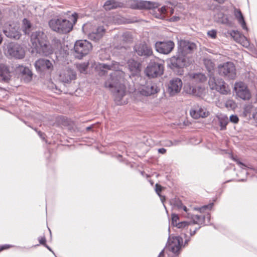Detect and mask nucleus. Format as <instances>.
I'll return each mask as SVG.
<instances>
[{
	"instance_id": "f257e3e1",
	"label": "nucleus",
	"mask_w": 257,
	"mask_h": 257,
	"mask_svg": "<svg viewBox=\"0 0 257 257\" xmlns=\"http://www.w3.org/2000/svg\"><path fill=\"white\" fill-rule=\"evenodd\" d=\"M119 63L112 62L110 65L99 63L97 68L102 72H105L107 70L114 71L109 75V78L105 81L104 85L113 93L114 101L117 105H122L126 103L123 100L125 95V87L123 84L125 73L122 71Z\"/></svg>"
},
{
	"instance_id": "f03ea898",
	"label": "nucleus",
	"mask_w": 257,
	"mask_h": 257,
	"mask_svg": "<svg viewBox=\"0 0 257 257\" xmlns=\"http://www.w3.org/2000/svg\"><path fill=\"white\" fill-rule=\"evenodd\" d=\"M69 18L71 21L62 17H55L49 21V26L52 31L58 33H68L72 30L73 25L77 22V14L74 13Z\"/></svg>"
},
{
	"instance_id": "7ed1b4c3",
	"label": "nucleus",
	"mask_w": 257,
	"mask_h": 257,
	"mask_svg": "<svg viewBox=\"0 0 257 257\" xmlns=\"http://www.w3.org/2000/svg\"><path fill=\"white\" fill-rule=\"evenodd\" d=\"M91 44L87 40H78L74 44V55L78 59H82L92 50Z\"/></svg>"
},
{
	"instance_id": "20e7f679",
	"label": "nucleus",
	"mask_w": 257,
	"mask_h": 257,
	"mask_svg": "<svg viewBox=\"0 0 257 257\" xmlns=\"http://www.w3.org/2000/svg\"><path fill=\"white\" fill-rule=\"evenodd\" d=\"M208 85L211 89L215 90L221 94H227L230 92L228 86L222 79H216L214 77L210 76Z\"/></svg>"
},
{
	"instance_id": "39448f33",
	"label": "nucleus",
	"mask_w": 257,
	"mask_h": 257,
	"mask_svg": "<svg viewBox=\"0 0 257 257\" xmlns=\"http://www.w3.org/2000/svg\"><path fill=\"white\" fill-rule=\"evenodd\" d=\"M160 88L157 84L153 82H147L145 84L140 85L136 90V93H140L143 96H150L158 93Z\"/></svg>"
},
{
	"instance_id": "423d86ee",
	"label": "nucleus",
	"mask_w": 257,
	"mask_h": 257,
	"mask_svg": "<svg viewBox=\"0 0 257 257\" xmlns=\"http://www.w3.org/2000/svg\"><path fill=\"white\" fill-rule=\"evenodd\" d=\"M91 27L90 24H86L83 25L82 30L83 32L88 35L90 40L97 41L100 40L104 35L105 29L103 26H99L92 32L88 31V29Z\"/></svg>"
},
{
	"instance_id": "0eeeda50",
	"label": "nucleus",
	"mask_w": 257,
	"mask_h": 257,
	"mask_svg": "<svg viewBox=\"0 0 257 257\" xmlns=\"http://www.w3.org/2000/svg\"><path fill=\"white\" fill-rule=\"evenodd\" d=\"M218 72L220 75L233 79L235 76V68L233 63L227 62L218 66Z\"/></svg>"
},
{
	"instance_id": "6e6552de",
	"label": "nucleus",
	"mask_w": 257,
	"mask_h": 257,
	"mask_svg": "<svg viewBox=\"0 0 257 257\" xmlns=\"http://www.w3.org/2000/svg\"><path fill=\"white\" fill-rule=\"evenodd\" d=\"M3 32L7 37L16 40L21 36L19 25L14 23L5 24Z\"/></svg>"
},
{
	"instance_id": "1a4fd4ad",
	"label": "nucleus",
	"mask_w": 257,
	"mask_h": 257,
	"mask_svg": "<svg viewBox=\"0 0 257 257\" xmlns=\"http://www.w3.org/2000/svg\"><path fill=\"white\" fill-rule=\"evenodd\" d=\"M77 78L76 71L69 67L60 70L59 72V79L63 83H70Z\"/></svg>"
},
{
	"instance_id": "9d476101",
	"label": "nucleus",
	"mask_w": 257,
	"mask_h": 257,
	"mask_svg": "<svg viewBox=\"0 0 257 257\" xmlns=\"http://www.w3.org/2000/svg\"><path fill=\"white\" fill-rule=\"evenodd\" d=\"M163 72L164 65L155 62H151L145 70L146 75L152 78L161 75Z\"/></svg>"
},
{
	"instance_id": "9b49d317",
	"label": "nucleus",
	"mask_w": 257,
	"mask_h": 257,
	"mask_svg": "<svg viewBox=\"0 0 257 257\" xmlns=\"http://www.w3.org/2000/svg\"><path fill=\"white\" fill-rule=\"evenodd\" d=\"M174 43L171 40L157 41L155 44V49L159 53L168 55L174 49Z\"/></svg>"
},
{
	"instance_id": "f8f14e48",
	"label": "nucleus",
	"mask_w": 257,
	"mask_h": 257,
	"mask_svg": "<svg viewBox=\"0 0 257 257\" xmlns=\"http://www.w3.org/2000/svg\"><path fill=\"white\" fill-rule=\"evenodd\" d=\"M7 53L12 57L22 59L25 56V51L19 44L10 43L7 46Z\"/></svg>"
},
{
	"instance_id": "ddd939ff",
	"label": "nucleus",
	"mask_w": 257,
	"mask_h": 257,
	"mask_svg": "<svg viewBox=\"0 0 257 257\" xmlns=\"http://www.w3.org/2000/svg\"><path fill=\"white\" fill-rule=\"evenodd\" d=\"M234 89L236 96L243 100H248L251 97L250 92L247 86L242 82H236Z\"/></svg>"
},
{
	"instance_id": "4468645a",
	"label": "nucleus",
	"mask_w": 257,
	"mask_h": 257,
	"mask_svg": "<svg viewBox=\"0 0 257 257\" xmlns=\"http://www.w3.org/2000/svg\"><path fill=\"white\" fill-rule=\"evenodd\" d=\"M196 49V44L192 42L181 40L178 42V53L185 56Z\"/></svg>"
},
{
	"instance_id": "2eb2a0df",
	"label": "nucleus",
	"mask_w": 257,
	"mask_h": 257,
	"mask_svg": "<svg viewBox=\"0 0 257 257\" xmlns=\"http://www.w3.org/2000/svg\"><path fill=\"white\" fill-rule=\"evenodd\" d=\"M47 40V37L44 32L41 30L36 31L31 35V42L32 47L35 49L40 45L45 43Z\"/></svg>"
},
{
	"instance_id": "dca6fc26",
	"label": "nucleus",
	"mask_w": 257,
	"mask_h": 257,
	"mask_svg": "<svg viewBox=\"0 0 257 257\" xmlns=\"http://www.w3.org/2000/svg\"><path fill=\"white\" fill-rule=\"evenodd\" d=\"M35 66L37 71L42 73L45 72H50L53 70V65L49 60L40 59L35 63Z\"/></svg>"
},
{
	"instance_id": "f3484780",
	"label": "nucleus",
	"mask_w": 257,
	"mask_h": 257,
	"mask_svg": "<svg viewBox=\"0 0 257 257\" xmlns=\"http://www.w3.org/2000/svg\"><path fill=\"white\" fill-rule=\"evenodd\" d=\"M168 65L171 68H182L186 66V59L184 56L179 53L173 56L168 60Z\"/></svg>"
},
{
	"instance_id": "a211bd4d",
	"label": "nucleus",
	"mask_w": 257,
	"mask_h": 257,
	"mask_svg": "<svg viewBox=\"0 0 257 257\" xmlns=\"http://www.w3.org/2000/svg\"><path fill=\"white\" fill-rule=\"evenodd\" d=\"M134 50L137 54L140 56L148 57L153 54L152 48L145 43H141L136 45Z\"/></svg>"
},
{
	"instance_id": "6ab92c4d",
	"label": "nucleus",
	"mask_w": 257,
	"mask_h": 257,
	"mask_svg": "<svg viewBox=\"0 0 257 257\" xmlns=\"http://www.w3.org/2000/svg\"><path fill=\"white\" fill-rule=\"evenodd\" d=\"M182 87V82L178 78L172 79L169 84L168 91L170 95L173 96L179 93Z\"/></svg>"
},
{
	"instance_id": "aec40b11",
	"label": "nucleus",
	"mask_w": 257,
	"mask_h": 257,
	"mask_svg": "<svg viewBox=\"0 0 257 257\" xmlns=\"http://www.w3.org/2000/svg\"><path fill=\"white\" fill-rule=\"evenodd\" d=\"M132 2L133 9H156L159 7L158 4L150 1L132 0Z\"/></svg>"
},
{
	"instance_id": "412c9836",
	"label": "nucleus",
	"mask_w": 257,
	"mask_h": 257,
	"mask_svg": "<svg viewBox=\"0 0 257 257\" xmlns=\"http://www.w3.org/2000/svg\"><path fill=\"white\" fill-rule=\"evenodd\" d=\"M233 39L237 43L240 44L243 47L247 48L249 46V42L247 39L241 35L238 31L232 30L227 32Z\"/></svg>"
},
{
	"instance_id": "4be33fe9",
	"label": "nucleus",
	"mask_w": 257,
	"mask_h": 257,
	"mask_svg": "<svg viewBox=\"0 0 257 257\" xmlns=\"http://www.w3.org/2000/svg\"><path fill=\"white\" fill-rule=\"evenodd\" d=\"M183 239L180 236L173 237L168 246L169 249L174 253H177L180 250Z\"/></svg>"
},
{
	"instance_id": "5701e85b",
	"label": "nucleus",
	"mask_w": 257,
	"mask_h": 257,
	"mask_svg": "<svg viewBox=\"0 0 257 257\" xmlns=\"http://www.w3.org/2000/svg\"><path fill=\"white\" fill-rule=\"evenodd\" d=\"M35 49L37 53L44 56H48L53 53V49L47 40Z\"/></svg>"
},
{
	"instance_id": "b1692460",
	"label": "nucleus",
	"mask_w": 257,
	"mask_h": 257,
	"mask_svg": "<svg viewBox=\"0 0 257 257\" xmlns=\"http://www.w3.org/2000/svg\"><path fill=\"white\" fill-rule=\"evenodd\" d=\"M127 66L130 71L133 75H137L140 73L141 70V63L133 59L127 61Z\"/></svg>"
},
{
	"instance_id": "393cba45",
	"label": "nucleus",
	"mask_w": 257,
	"mask_h": 257,
	"mask_svg": "<svg viewBox=\"0 0 257 257\" xmlns=\"http://www.w3.org/2000/svg\"><path fill=\"white\" fill-rule=\"evenodd\" d=\"M190 115L192 117L197 119L200 117H205L208 116V112L204 108L196 107L192 109L190 112Z\"/></svg>"
},
{
	"instance_id": "a878e982",
	"label": "nucleus",
	"mask_w": 257,
	"mask_h": 257,
	"mask_svg": "<svg viewBox=\"0 0 257 257\" xmlns=\"http://www.w3.org/2000/svg\"><path fill=\"white\" fill-rule=\"evenodd\" d=\"M11 77V72L8 66L3 64H0V78L2 80L8 82Z\"/></svg>"
},
{
	"instance_id": "bb28decb",
	"label": "nucleus",
	"mask_w": 257,
	"mask_h": 257,
	"mask_svg": "<svg viewBox=\"0 0 257 257\" xmlns=\"http://www.w3.org/2000/svg\"><path fill=\"white\" fill-rule=\"evenodd\" d=\"M176 227L178 228H182L185 229H189L190 234L191 236H193L196 233V231L198 230L200 227H196L195 228L192 227L191 223L190 221H182L179 222L176 225Z\"/></svg>"
},
{
	"instance_id": "cd10ccee",
	"label": "nucleus",
	"mask_w": 257,
	"mask_h": 257,
	"mask_svg": "<svg viewBox=\"0 0 257 257\" xmlns=\"http://www.w3.org/2000/svg\"><path fill=\"white\" fill-rule=\"evenodd\" d=\"M19 70L25 82H28L32 80L33 73L29 68L21 66L20 67Z\"/></svg>"
},
{
	"instance_id": "c85d7f7f",
	"label": "nucleus",
	"mask_w": 257,
	"mask_h": 257,
	"mask_svg": "<svg viewBox=\"0 0 257 257\" xmlns=\"http://www.w3.org/2000/svg\"><path fill=\"white\" fill-rule=\"evenodd\" d=\"M234 15L235 18L238 21V23H239L242 29L247 30V28L245 22L244 21L243 16L240 11V10L234 8Z\"/></svg>"
},
{
	"instance_id": "c756f323",
	"label": "nucleus",
	"mask_w": 257,
	"mask_h": 257,
	"mask_svg": "<svg viewBox=\"0 0 257 257\" xmlns=\"http://www.w3.org/2000/svg\"><path fill=\"white\" fill-rule=\"evenodd\" d=\"M121 7V4L116 2L115 0H108L103 5L104 9L106 11L116 9Z\"/></svg>"
},
{
	"instance_id": "7c9ffc66",
	"label": "nucleus",
	"mask_w": 257,
	"mask_h": 257,
	"mask_svg": "<svg viewBox=\"0 0 257 257\" xmlns=\"http://www.w3.org/2000/svg\"><path fill=\"white\" fill-rule=\"evenodd\" d=\"M168 6L162 7L160 9H158V12H155L154 14L155 17L160 19H165L166 16H168Z\"/></svg>"
},
{
	"instance_id": "2f4dec72",
	"label": "nucleus",
	"mask_w": 257,
	"mask_h": 257,
	"mask_svg": "<svg viewBox=\"0 0 257 257\" xmlns=\"http://www.w3.org/2000/svg\"><path fill=\"white\" fill-rule=\"evenodd\" d=\"M205 217H203L198 215H192L191 216V223L192 227L194 224L200 225L202 224L204 222Z\"/></svg>"
},
{
	"instance_id": "473e14b6",
	"label": "nucleus",
	"mask_w": 257,
	"mask_h": 257,
	"mask_svg": "<svg viewBox=\"0 0 257 257\" xmlns=\"http://www.w3.org/2000/svg\"><path fill=\"white\" fill-rule=\"evenodd\" d=\"M89 66L88 62H85L83 63H78L76 65V68L77 70L81 73H86L87 69Z\"/></svg>"
},
{
	"instance_id": "72a5a7b5",
	"label": "nucleus",
	"mask_w": 257,
	"mask_h": 257,
	"mask_svg": "<svg viewBox=\"0 0 257 257\" xmlns=\"http://www.w3.org/2000/svg\"><path fill=\"white\" fill-rule=\"evenodd\" d=\"M191 77L196 81L199 82H203L207 79L205 75L202 73L192 74H191Z\"/></svg>"
},
{
	"instance_id": "f704fd0d",
	"label": "nucleus",
	"mask_w": 257,
	"mask_h": 257,
	"mask_svg": "<svg viewBox=\"0 0 257 257\" xmlns=\"http://www.w3.org/2000/svg\"><path fill=\"white\" fill-rule=\"evenodd\" d=\"M204 64L206 68L209 72H211V71L214 69L215 64L211 60L205 58L204 59Z\"/></svg>"
},
{
	"instance_id": "c9c22d12",
	"label": "nucleus",
	"mask_w": 257,
	"mask_h": 257,
	"mask_svg": "<svg viewBox=\"0 0 257 257\" xmlns=\"http://www.w3.org/2000/svg\"><path fill=\"white\" fill-rule=\"evenodd\" d=\"M205 91V89L200 86L193 87L192 89V93L197 96H201Z\"/></svg>"
},
{
	"instance_id": "e433bc0d",
	"label": "nucleus",
	"mask_w": 257,
	"mask_h": 257,
	"mask_svg": "<svg viewBox=\"0 0 257 257\" xmlns=\"http://www.w3.org/2000/svg\"><path fill=\"white\" fill-rule=\"evenodd\" d=\"M23 31L26 34H29L30 32L31 25L30 22L26 19H24L23 21Z\"/></svg>"
},
{
	"instance_id": "4c0bfd02",
	"label": "nucleus",
	"mask_w": 257,
	"mask_h": 257,
	"mask_svg": "<svg viewBox=\"0 0 257 257\" xmlns=\"http://www.w3.org/2000/svg\"><path fill=\"white\" fill-rule=\"evenodd\" d=\"M121 40L123 42V44L132 42L133 38L131 34L128 32L124 33L121 36Z\"/></svg>"
},
{
	"instance_id": "58836bf2",
	"label": "nucleus",
	"mask_w": 257,
	"mask_h": 257,
	"mask_svg": "<svg viewBox=\"0 0 257 257\" xmlns=\"http://www.w3.org/2000/svg\"><path fill=\"white\" fill-rule=\"evenodd\" d=\"M162 189V187L160 185H159L158 184H156L155 191H156L157 194L160 197L161 201L162 202H163L164 200H165V197L162 196L160 194V192H161Z\"/></svg>"
},
{
	"instance_id": "ea45409f",
	"label": "nucleus",
	"mask_w": 257,
	"mask_h": 257,
	"mask_svg": "<svg viewBox=\"0 0 257 257\" xmlns=\"http://www.w3.org/2000/svg\"><path fill=\"white\" fill-rule=\"evenodd\" d=\"M225 105L227 108L230 109H233L236 106V104L235 102L233 100L231 99L227 100L226 101Z\"/></svg>"
},
{
	"instance_id": "a19ab883",
	"label": "nucleus",
	"mask_w": 257,
	"mask_h": 257,
	"mask_svg": "<svg viewBox=\"0 0 257 257\" xmlns=\"http://www.w3.org/2000/svg\"><path fill=\"white\" fill-rule=\"evenodd\" d=\"M179 219V218L178 215L174 213L172 214V224L173 226H176L179 223V222H178Z\"/></svg>"
},
{
	"instance_id": "79ce46f5",
	"label": "nucleus",
	"mask_w": 257,
	"mask_h": 257,
	"mask_svg": "<svg viewBox=\"0 0 257 257\" xmlns=\"http://www.w3.org/2000/svg\"><path fill=\"white\" fill-rule=\"evenodd\" d=\"M220 126L221 130H225L226 128V126L228 123L227 119H221L220 120Z\"/></svg>"
},
{
	"instance_id": "37998d69",
	"label": "nucleus",
	"mask_w": 257,
	"mask_h": 257,
	"mask_svg": "<svg viewBox=\"0 0 257 257\" xmlns=\"http://www.w3.org/2000/svg\"><path fill=\"white\" fill-rule=\"evenodd\" d=\"M212 206H213V203H211V204H210L208 205H204V206H202L201 208H195V209L196 210H198L200 212H202V210H205L206 209L211 208Z\"/></svg>"
},
{
	"instance_id": "c03bdc74",
	"label": "nucleus",
	"mask_w": 257,
	"mask_h": 257,
	"mask_svg": "<svg viewBox=\"0 0 257 257\" xmlns=\"http://www.w3.org/2000/svg\"><path fill=\"white\" fill-rule=\"evenodd\" d=\"M207 34L210 38L214 39L216 37V31L214 30L209 31Z\"/></svg>"
},
{
	"instance_id": "a18cd8bd",
	"label": "nucleus",
	"mask_w": 257,
	"mask_h": 257,
	"mask_svg": "<svg viewBox=\"0 0 257 257\" xmlns=\"http://www.w3.org/2000/svg\"><path fill=\"white\" fill-rule=\"evenodd\" d=\"M230 121L233 123H237L238 121V117L236 115H231L229 118Z\"/></svg>"
},
{
	"instance_id": "49530a36",
	"label": "nucleus",
	"mask_w": 257,
	"mask_h": 257,
	"mask_svg": "<svg viewBox=\"0 0 257 257\" xmlns=\"http://www.w3.org/2000/svg\"><path fill=\"white\" fill-rule=\"evenodd\" d=\"M40 244L45 245L46 244V238L45 236H40L38 238Z\"/></svg>"
},
{
	"instance_id": "de8ad7c7",
	"label": "nucleus",
	"mask_w": 257,
	"mask_h": 257,
	"mask_svg": "<svg viewBox=\"0 0 257 257\" xmlns=\"http://www.w3.org/2000/svg\"><path fill=\"white\" fill-rule=\"evenodd\" d=\"M177 205L179 208H182L185 211H187V208L185 206H183L180 201H178L177 203Z\"/></svg>"
},
{
	"instance_id": "09e8293b",
	"label": "nucleus",
	"mask_w": 257,
	"mask_h": 257,
	"mask_svg": "<svg viewBox=\"0 0 257 257\" xmlns=\"http://www.w3.org/2000/svg\"><path fill=\"white\" fill-rule=\"evenodd\" d=\"M174 13V10L171 7L170 8V7H168V16L169 15L170 16L172 15Z\"/></svg>"
},
{
	"instance_id": "8fccbe9b",
	"label": "nucleus",
	"mask_w": 257,
	"mask_h": 257,
	"mask_svg": "<svg viewBox=\"0 0 257 257\" xmlns=\"http://www.w3.org/2000/svg\"><path fill=\"white\" fill-rule=\"evenodd\" d=\"M221 23L224 24H229V21L227 17H226L222 20Z\"/></svg>"
},
{
	"instance_id": "3c124183",
	"label": "nucleus",
	"mask_w": 257,
	"mask_h": 257,
	"mask_svg": "<svg viewBox=\"0 0 257 257\" xmlns=\"http://www.w3.org/2000/svg\"><path fill=\"white\" fill-rule=\"evenodd\" d=\"M237 163V164L240 166L241 168H243V167H245V165L243 164L242 163L240 162L237 160H236L235 159H233Z\"/></svg>"
},
{
	"instance_id": "603ef678",
	"label": "nucleus",
	"mask_w": 257,
	"mask_h": 257,
	"mask_svg": "<svg viewBox=\"0 0 257 257\" xmlns=\"http://www.w3.org/2000/svg\"><path fill=\"white\" fill-rule=\"evenodd\" d=\"M158 152L161 154H164L166 152V150L164 148H160L158 149Z\"/></svg>"
},
{
	"instance_id": "864d4df0",
	"label": "nucleus",
	"mask_w": 257,
	"mask_h": 257,
	"mask_svg": "<svg viewBox=\"0 0 257 257\" xmlns=\"http://www.w3.org/2000/svg\"><path fill=\"white\" fill-rule=\"evenodd\" d=\"M251 108L250 106L246 107L244 109V113H245V115H247V113L249 112L250 109Z\"/></svg>"
},
{
	"instance_id": "5fc2aeb1",
	"label": "nucleus",
	"mask_w": 257,
	"mask_h": 257,
	"mask_svg": "<svg viewBox=\"0 0 257 257\" xmlns=\"http://www.w3.org/2000/svg\"><path fill=\"white\" fill-rule=\"evenodd\" d=\"M10 246L9 245H5L1 246L0 251L3 250L5 249H7L9 248Z\"/></svg>"
},
{
	"instance_id": "6e6d98bb",
	"label": "nucleus",
	"mask_w": 257,
	"mask_h": 257,
	"mask_svg": "<svg viewBox=\"0 0 257 257\" xmlns=\"http://www.w3.org/2000/svg\"><path fill=\"white\" fill-rule=\"evenodd\" d=\"M166 146H171L173 145V143L171 141H168L166 142V143L165 145Z\"/></svg>"
},
{
	"instance_id": "4d7b16f0",
	"label": "nucleus",
	"mask_w": 257,
	"mask_h": 257,
	"mask_svg": "<svg viewBox=\"0 0 257 257\" xmlns=\"http://www.w3.org/2000/svg\"><path fill=\"white\" fill-rule=\"evenodd\" d=\"M214 1L218 2L219 4H223L225 2L226 0H214Z\"/></svg>"
},
{
	"instance_id": "13d9d810",
	"label": "nucleus",
	"mask_w": 257,
	"mask_h": 257,
	"mask_svg": "<svg viewBox=\"0 0 257 257\" xmlns=\"http://www.w3.org/2000/svg\"><path fill=\"white\" fill-rule=\"evenodd\" d=\"M163 256H164V250L161 251V252L160 253L158 257H163Z\"/></svg>"
},
{
	"instance_id": "bf43d9fd",
	"label": "nucleus",
	"mask_w": 257,
	"mask_h": 257,
	"mask_svg": "<svg viewBox=\"0 0 257 257\" xmlns=\"http://www.w3.org/2000/svg\"><path fill=\"white\" fill-rule=\"evenodd\" d=\"M252 116L254 119H257V112H256L255 113H253L252 114Z\"/></svg>"
},
{
	"instance_id": "052dcab7",
	"label": "nucleus",
	"mask_w": 257,
	"mask_h": 257,
	"mask_svg": "<svg viewBox=\"0 0 257 257\" xmlns=\"http://www.w3.org/2000/svg\"><path fill=\"white\" fill-rule=\"evenodd\" d=\"M172 19L173 21H177L178 20H179V18L178 17H173L172 18Z\"/></svg>"
},
{
	"instance_id": "680f3d73",
	"label": "nucleus",
	"mask_w": 257,
	"mask_h": 257,
	"mask_svg": "<svg viewBox=\"0 0 257 257\" xmlns=\"http://www.w3.org/2000/svg\"><path fill=\"white\" fill-rule=\"evenodd\" d=\"M44 246H46L49 250H51V249L50 248V247L48 246L46 244H45Z\"/></svg>"
},
{
	"instance_id": "e2e57ef3",
	"label": "nucleus",
	"mask_w": 257,
	"mask_h": 257,
	"mask_svg": "<svg viewBox=\"0 0 257 257\" xmlns=\"http://www.w3.org/2000/svg\"><path fill=\"white\" fill-rule=\"evenodd\" d=\"M2 41H3V37L1 36H0V44L2 43Z\"/></svg>"
},
{
	"instance_id": "0e129e2a",
	"label": "nucleus",
	"mask_w": 257,
	"mask_h": 257,
	"mask_svg": "<svg viewBox=\"0 0 257 257\" xmlns=\"http://www.w3.org/2000/svg\"><path fill=\"white\" fill-rule=\"evenodd\" d=\"M91 129V126H88V127H86V130L87 131H89V130H90Z\"/></svg>"
},
{
	"instance_id": "69168bd1",
	"label": "nucleus",
	"mask_w": 257,
	"mask_h": 257,
	"mask_svg": "<svg viewBox=\"0 0 257 257\" xmlns=\"http://www.w3.org/2000/svg\"><path fill=\"white\" fill-rule=\"evenodd\" d=\"M39 136H40L41 137H42V135H43V134H42V133H41V132H39Z\"/></svg>"
},
{
	"instance_id": "338daca9",
	"label": "nucleus",
	"mask_w": 257,
	"mask_h": 257,
	"mask_svg": "<svg viewBox=\"0 0 257 257\" xmlns=\"http://www.w3.org/2000/svg\"><path fill=\"white\" fill-rule=\"evenodd\" d=\"M189 240H186L185 243H187L188 241H189Z\"/></svg>"
},
{
	"instance_id": "774afa93",
	"label": "nucleus",
	"mask_w": 257,
	"mask_h": 257,
	"mask_svg": "<svg viewBox=\"0 0 257 257\" xmlns=\"http://www.w3.org/2000/svg\"><path fill=\"white\" fill-rule=\"evenodd\" d=\"M207 218H208V219H209V218H210V216H209V215H207Z\"/></svg>"
}]
</instances>
